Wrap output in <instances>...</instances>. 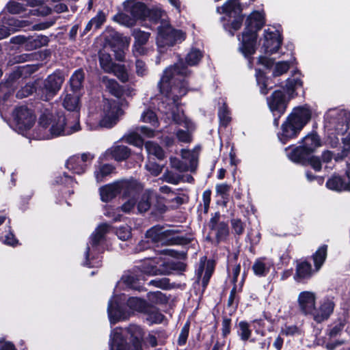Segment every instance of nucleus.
I'll return each instance as SVG.
<instances>
[{"instance_id":"1","label":"nucleus","mask_w":350,"mask_h":350,"mask_svg":"<svg viewBox=\"0 0 350 350\" xmlns=\"http://www.w3.org/2000/svg\"><path fill=\"white\" fill-rule=\"evenodd\" d=\"M188 74L187 68L182 62H180L173 66L167 68L158 83L160 92L164 94L169 100H172L177 109V113L174 110L171 112L173 120L178 124H183L187 130L180 129L176 132L178 139L184 143H189L191 141L190 132L195 129L193 123L185 116L182 111H180L177 108L176 104L178 100L187 93V88L185 77Z\"/></svg>"},{"instance_id":"2","label":"nucleus","mask_w":350,"mask_h":350,"mask_svg":"<svg viewBox=\"0 0 350 350\" xmlns=\"http://www.w3.org/2000/svg\"><path fill=\"white\" fill-rule=\"evenodd\" d=\"M38 129L39 137L42 139L71 135L81 129L79 115L76 113L71 122L63 112L53 107L46 108L39 118Z\"/></svg>"},{"instance_id":"3","label":"nucleus","mask_w":350,"mask_h":350,"mask_svg":"<svg viewBox=\"0 0 350 350\" xmlns=\"http://www.w3.org/2000/svg\"><path fill=\"white\" fill-rule=\"evenodd\" d=\"M265 23L264 14L256 10L245 18L243 31L238 36L239 51L245 58L252 59L257 50L258 31L265 25Z\"/></svg>"},{"instance_id":"4","label":"nucleus","mask_w":350,"mask_h":350,"mask_svg":"<svg viewBox=\"0 0 350 350\" xmlns=\"http://www.w3.org/2000/svg\"><path fill=\"white\" fill-rule=\"evenodd\" d=\"M141 189L142 185L136 180H121L100 187V195L102 201L108 202L117 194L122 193L126 200L122 205L121 210L124 213H130L135 206V198Z\"/></svg>"},{"instance_id":"5","label":"nucleus","mask_w":350,"mask_h":350,"mask_svg":"<svg viewBox=\"0 0 350 350\" xmlns=\"http://www.w3.org/2000/svg\"><path fill=\"white\" fill-rule=\"evenodd\" d=\"M312 117L311 110L306 106H298L293 109L280 126L277 136L282 144H286L298 137L304 126Z\"/></svg>"},{"instance_id":"6","label":"nucleus","mask_w":350,"mask_h":350,"mask_svg":"<svg viewBox=\"0 0 350 350\" xmlns=\"http://www.w3.org/2000/svg\"><path fill=\"white\" fill-rule=\"evenodd\" d=\"M127 332L130 334V344L123 337L120 328L111 331L109 339L110 350H142V329L139 326L132 325L127 328Z\"/></svg>"},{"instance_id":"7","label":"nucleus","mask_w":350,"mask_h":350,"mask_svg":"<svg viewBox=\"0 0 350 350\" xmlns=\"http://www.w3.org/2000/svg\"><path fill=\"white\" fill-rule=\"evenodd\" d=\"M256 79L260 88V92L262 95H267L269 90L274 87H280L286 91V96L290 99H293L297 96L296 89L299 87L302 88L304 82L300 79L288 78L286 80V84L284 85L282 82L269 86L271 83V79L266 75L265 71L260 68L256 69Z\"/></svg>"},{"instance_id":"8","label":"nucleus","mask_w":350,"mask_h":350,"mask_svg":"<svg viewBox=\"0 0 350 350\" xmlns=\"http://www.w3.org/2000/svg\"><path fill=\"white\" fill-rule=\"evenodd\" d=\"M220 9L229 18L227 21L224 17L220 18L223 21V28L230 36H233L241 29L245 18L242 5L239 0H227Z\"/></svg>"},{"instance_id":"9","label":"nucleus","mask_w":350,"mask_h":350,"mask_svg":"<svg viewBox=\"0 0 350 350\" xmlns=\"http://www.w3.org/2000/svg\"><path fill=\"white\" fill-rule=\"evenodd\" d=\"M109 226L107 224H102L98 226L92 234L89 243H88L85 252V262L84 265L90 267L98 266V262H92L91 260L96 258V256L102 252L103 247L101 243L104 240L105 234L108 232Z\"/></svg>"},{"instance_id":"10","label":"nucleus","mask_w":350,"mask_h":350,"mask_svg":"<svg viewBox=\"0 0 350 350\" xmlns=\"http://www.w3.org/2000/svg\"><path fill=\"white\" fill-rule=\"evenodd\" d=\"M290 100L286 96L285 91L282 90H274L267 98L269 109L273 116V124L274 126H279L280 119L286 113Z\"/></svg>"},{"instance_id":"11","label":"nucleus","mask_w":350,"mask_h":350,"mask_svg":"<svg viewBox=\"0 0 350 350\" xmlns=\"http://www.w3.org/2000/svg\"><path fill=\"white\" fill-rule=\"evenodd\" d=\"M185 38V35L182 31L173 29L167 22H162L158 27L157 43L159 48L172 46L177 42L183 41Z\"/></svg>"},{"instance_id":"12","label":"nucleus","mask_w":350,"mask_h":350,"mask_svg":"<svg viewBox=\"0 0 350 350\" xmlns=\"http://www.w3.org/2000/svg\"><path fill=\"white\" fill-rule=\"evenodd\" d=\"M64 81V77L59 72L49 75L43 81V86L40 90V98L45 101L51 100L60 90Z\"/></svg>"},{"instance_id":"13","label":"nucleus","mask_w":350,"mask_h":350,"mask_svg":"<svg viewBox=\"0 0 350 350\" xmlns=\"http://www.w3.org/2000/svg\"><path fill=\"white\" fill-rule=\"evenodd\" d=\"M181 157L183 161L176 157L170 158V164L173 168L179 172H193L196 169L198 159V150L196 149L193 150L183 149Z\"/></svg>"},{"instance_id":"14","label":"nucleus","mask_w":350,"mask_h":350,"mask_svg":"<svg viewBox=\"0 0 350 350\" xmlns=\"http://www.w3.org/2000/svg\"><path fill=\"white\" fill-rule=\"evenodd\" d=\"M176 234V230H164L162 227L154 226L146 232V236L153 243L173 245L178 243V237Z\"/></svg>"},{"instance_id":"15","label":"nucleus","mask_w":350,"mask_h":350,"mask_svg":"<svg viewBox=\"0 0 350 350\" xmlns=\"http://www.w3.org/2000/svg\"><path fill=\"white\" fill-rule=\"evenodd\" d=\"M13 118L16 127L20 132L30 129L36 120V116L26 106L16 108L13 112Z\"/></svg>"},{"instance_id":"16","label":"nucleus","mask_w":350,"mask_h":350,"mask_svg":"<svg viewBox=\"0 0 350 350\" xmlns=\"http://www.w3.org/2000/svg\"><path fill=\"white\" fill-rule=\"evenodd\" d=\"M295 273L293 275L294 280L300 284H307L312 277L318 273L312 267L308 258H301L295 261Z\"/></svg>"},{"instance_id":"17","label":"nucleus","mask_w":350,"mask_h":350,"mask_svg":"<svg viewBox=\"0 0 350 350\" xmlns=\"http://www.w3.org/2000/svg\"><path fill=\"white\" fill-rule=\"evenodd\" d=\"M120 109L116 102L105 100L103 103L102 118L99 124L102 127L111 128L118 121Z\"/></svg>"},{"instance_id":"18","label":"nucleus","mask_w":350,"mask_h":350,"mask_svg":"<svg viewBox=\"0 0 350 350\" xmlns=\"http://www.w3.org/2000/svg\"><path fill=\"white\" fill-rule=\"evenodd\" d=\"M94 156L90 153H83L81 155H73L66 161V167L73 173L81 174L85 172L87 167L91 163Z\"/></svg>"},{"instance_id":"19","label":"nucleus","mask_w":350,"mask_h":350,"mask_svg":"<svg viewBox=\"0 0 350 350\" xmlns=\"http://www.w3.org/2000/svg\"><path fill=\"white\" fill-rule=\"evenodd\" d=\"M14 42L23 44L27 51H33L47 45L49 40L46 36L36 35L30 37L18 36L12 38Z\"/></svg>"},{"instance_id":"20","label":"nucleus","mask_w":350,"mask_h":350,"mask_svg":"<svg viewBox=\"0 0 350 350\" xmlns=\"http://www.w3.org/2000/svg\"><path fill=\"white\" fill-rule=\"evenodd\" d=\"M264 37V42L262 46L263 53L269 55L277 53L282 44V36L277 34L273 31H270L269 29H265Z\"/></svg>"},{"instance_id":"21","label":"nucleus","mask_w":350,"mask_h":350,"mask_svg":"<svg viewBox=\"0 0 350 350\" xmlns=\"http://www.w3.org/2000/svg\"><path fill=\"white\" fill-rule=\"evenodd\" d=\"M288 152L287 156L288 159L295 163L304 165L311 154H314L312 149L306 148L303 145L293 147V145L288 146L285 148Z\"/></svg>"},{"instance_id":"22","label":"nucleus","mask_w":350,"mask_h":350,"mask_svg":"<svg viewBox=\"0 0 350 350\" xmlns=\"http://www.w3.org/2000/svg\"><path fill=\"white\" fill-rule=\"evenodd\" d=\"M108 316L111 324L126 320L130 316V312H125L121 307L118 297H113L109 300L107 308Z\"/></svg>"},{"instance_id":"23","label":"nucleus","mask_w":350,"mask_h":350,"mask_svg":"<svg viewBox=\"0 0 350 350\" xmlns=\"http://www.w3.org/2000/svg\"><path fill=\"white\" fill-rule=\"evenodd\" d=\"M38 66L37 65H26L18 67L9 77L6 83L3 88H14L16 84L19 83V80L21 78L26 77L37 70Z\"/></svg>"},{"instance_id":"24","label":"nucleus","mask_w":350,"mask_h":350,"mask_svg":"<svg viewBox=\"0 0 350 350\" xmlns=\"http://www.w3.org/2000/svg\"><path fill=\"white\" fill-rule=\"evenodd\" d=\"M124 7L125 11L133 16L136 21L146 18L148 9L144 3L137 0H127L124 3Z\"/></svg>"},{"instance_id":"25","label":"nucleus","mask_w":350,"mask_h":350,"mask_svg":"<svg viewBox=\"0 0 350 350\" xmlns=\"http://www.w3.org/2000/svg\"><path fill=\"white\" fill-rule=\"evenodd\" d=\"M316 297L310 291L301 292L298 297V302L301 311L305 314H312L316 311Z\"/></svg>"},{"instance_id":"26","label":"nucleus","mask_w":350,"mask_h":350,"mask_svg":"<svg viewBox=\"0 0 350 350\" xmlns=\"http://www.w3.org/2000/svg\"><path fill=\"white\" fill-rule=\"evenodd\" d=\"M335 304L333 301L329 298L325 299L319 306V310L316 309L313 316L314 320L317 322H322L327 319L333 312Z\"/></svg>"},{"instance_id":"27","label":"nucleus","mask_w":350,"mask_h":350,"mask_svg":"<svg viewBox=\"0 0 350 350\" xmlns=\"http://www.w3.org/2000/svg\"><path fill=\"white\" fill-rule=\"evenodd\" d=\"M265 257H260L255 260L252 269L254 274L258 278H265L270 272L271 268L273 266V262H266Z\"/></svg>"},{"instance_id":"28","label":"nucleus","mask_w":350,"mask_h":350,"mask_svg":"<svg viewBox=\"0 0 350 350\" xmlns=\"http://www.w3.org/2000/svg\"><path fill=\"white\" fill-rule=\"evenodd\" d=\"M129 155L130 151L126 146L117 145L107 149L103 157L106 159L111 157L119 161L127 159Z\"/></svg>"},{"instance_id":"29","label":"nucleus","mask_w":350,"mask_h":350,"mask_svg":"<svg viewBox=\"0 0 350 350\" xmlns=\"http://www.w3.org/2000/svg\"><path fill=\"white\" fill-rule=\"evenodd\" d=\"M62 98V105L66 110L75 112L79 111L80 108L79 95L77 92H64Z\"/></svg>"},{"instance_id":"30","label":"nucleus","mask_w":350,"mask_h":350,"mask_svg":"<svg viewBox=\"0 0 350 350\" xmlns=\"http://www.w3.org/2000/svg\"><path fill=\"white\" fill-rule=\"evenodd\" d=\"M327 245L323 244L318 247L312 255L307 257L309 258V260H312L315 271L319 272L325 262L327 257Z\"/></svg>"},{"instance_id":"31","label":"nucleus","mask_w":350,"mask_h":350,"mask_svg":"<svg viewBox=\"0 0 350 350\" xmlns=\"http://www.w3.org/2000/svg\"><path fill=\"white\" fill-rule=\"evenodd\" d=\"M159 262L157 259L149 258L145 260L142 264L140 265V270L144 274L148 275H155L159 274H169L170 273V270H160L157 268L156 264H158Z\"/></svg>"},{"instance_id":"32","label":"nucleus","mask_w":350,"mask_h":350,"mask_svg":"<svg viewBox=\"0 0 350 350\" xmlns=\"http://www.w3.org/2000/svg\"><path fill=\"white\" fill-rule=\"evenodd\" d=\"M239 254L238 253H230L228 255L227 260V271L228 273H230V267H232V278L231 280V282L233 285L237 286V282L238 280V277L240 274L241 271V265L240 264H237L238 260Z\"/></svg>"},{"instance_id":"33","label":"nucleus","mask_w":350,"mask_h":350,"mask_svg":"<svg viewBox=\"0 0 350 350\" xmlns=\"http://www.w3.org/2000/svg\"><path fill=\"white\" fill-rule=\"evenodd\" d=\"M299 143L301 145L312 149L313 153L318 147L321 146V137L315 131H312L301 138Z\"/></svg>"},{"instance_id":"34","label":"nucleus","mask_w":350,"mask_h":350,"mask_svg":"<svg viewBox=\"0 0 350 350\" xmlns=\"http://www.w3.org/2000/svg\"><path fill=\"white\" fill-rule=\"evenodd\" d=\"M326 187L330 190L345 191V179L338 174H333L326 182Z\"/></svg>"},{"instance_id":"35","label":"nucleus","mask_w":350,"mask_h":350,"mask_svg":"<svg viewBox=\"0 0 350 350\" xmlns=\"http://www.w3.org/2000/svg\"><path fill=\"white\" fill-rule=\"evenodd\" d=\"M206 267L205 273L203 276V283L206 284L208 282L213 271V262L211 261H208L206 263L202 258H201L199 267L196 270V274L198 278H201L202 276L203 272L204 271V268Z\"/></svg>"},{"instance_id":"36","label":"nucleus","mask_w":350,"mask_h":350,"mask_svg":"<svg viewBox=\"0 0 350 350\" xmlns=\"http://www.w3.org/2000/svg\"><path fill=\"white\" fill-rule=\"evenodd\" d=\"M84 80V72L81 69L76 70L70 79V84L72 88L71 92H77L83 87Z\"/></svg>"},{"instance_id":"37","label":"nucleus","mask_w":350,"mask_h":350,"mask_svg":"<svg viewBox=\"0 0 350 350\" xmlns=\"http://www.w3.org/2000/svg\"><path fill=\"white\" fill-rule=\"evenodd\" d=\"M142 189L136 196L135 204L137 202V209L139 213L147 211L150 207V195L148 193H144L140 196Z\"/></svg>"},{"instance_id":"38","label":"nucleus","mask_w":350,"mask_h":350,"mask_svg":"<svg viewBox=\"0 0 350 350\" xmlns=\"http://www.w3.org/2000/svg\"><path fill=\"white\" fill-rule=\"evenodd\" d=\"M147 314V321L150 323H160L163 321L164 316L158 310L157 308L148 306L144 311Z\"/></svg>"},{"instance_id":"39","label":"nucleus","mask_w":350,"mask_h":350,"mask_svg":"<svg viewBox=\"0 0 350 350\" xmlns=\"http://www.w3.org/2000/svg\"><path fill=\"white\" fill-rule=\"evenodd\" d=\"M103 83L108 91L116 97H120L122 95V90L118 82L107 77H103Z\"/></svg>"},{"instance_id":"40","label":"nucleus","mask_w":350,"mask_h":350,"mask_svg":"<svg viewBox=\"0 0 350 350\" xmlns=\"http://www.w3.org/2000/svg\"><path fill=\"white\" fill-rule=\"evenodd\" d=\"M127 305L133 311L144 312L148 307L146 302L137 297H130L127 301Z\"/></svg>"},{"instance_id":"41","label":"nucleus","mask_w":350,"mask_h":350,"mask_svg":"<svg viewBox=\"0 0 350 350\" xmlns=\"http://www.w3.org/2000/svg\"><path fill=\"white\" fill-rule=\"evenodd\" d=\"M99 61L101 68L107 72H111L113 68L116 65L113 63L110 55L105 52L100 53Z\"/></svg>"},{"instance_id":"42","label":"nucleus","mask_w":350,"mask_h":350,"mask_svg":"<svg viewBox=\"0 0 350 350\" xmlns=\"http://www.w3.org/2000/svg\"><path fill=\"white\" fill-rule=\"evenodd\" d=\"M231 111L226 103L224 102L220 107V126L226 127L232 121Z\"/></svg>"},{"instance_id":"43","label":"nucleus","mask_w":350,"mask_h":350,"mask_svg":"<svg viewBox=\"0 0 350 350\" xmlns=\"http://www.w3.org/2000/svg\"><path fill=\"white\" fill-rule=\"evenodd\" d=\"M145 148L149 154H152L159 159L164 157V152L163 149L157 143L148 141L145 144Z\"/></svg>"},{"instance_id":"44","label":"nucleus","mask_w":350,"mask_h":350,"mask_svg":"<svg viewBox=\"0 0 350 350\" xmlns=\"http://www.w3.org/2000/svg\"><path fill=\"white\" fill-rule=\"evenodd\" d=\"M114 170V167L109 164L100 165L95 172L94 176L98 183L103 181L105 176L109 175Z\"/></svg>"},{"instance_id":"45","label":"nucleus","mask_w":350,"mask_h":350,"mask_svg":"<svg viewBox=\"0 0 350 350\" xmlns=\"http://www.w3.org/2000/svg\"><path fill=\"white\" fill-rule=\"evenodd\" d=\"M239 329L237 334L239 336L241 340L247 341L251 336L252 330L250 329L249 323L245 321H241L238 324Z\"/></svg>"},{"instance_id":"46","label":"nucleus","mask_w":350,"mask_h":350,"mask_svg":"<svg viewBox=\"0 0 350 350\" xmlns=\"http://www.w3.org/2000/svg\"><path fill=\"white\" fill-rule=\"evenodd\" d=\"M114 20L118 23L126 27H133L136 24V19L133 16H129L126 14L120 13L114 16Z\"/></svg>"},{"instance_id":"47","label":"nucleus","mask_w":350,"mask_h":350,"mask_svg":"<svg viewBox=\"0 0 350 350\" xmlns=\"http://www.w3.org/2000/svg\"><path fill=\"white\" fill-rule=\"evenodd\" d=\"M345 324V319H338V322L335 323L333 326H330L327 329V335L329 337L332 338L339 335L342 331Z\"/></svg>"},{"instance_id":"48","label":"nucleus","mask_w":350,"mask_h":350,"mask_svg":"<svg viewBox=\"0 0 350 350\" xmlns=\"http://www.w3.org/2000/svg\"><path fill=\"white\" fill-rule=\"evenodd\" d=\"M290 68V64L288 62H278L275 64L273 69L272 77H277L282 75L283 74L288 72Z\"/></svg>"},{"instance_id":"49","label":"nucleus","mask_w":350,"mask_h":350,"mask_svg":"<svg viewBox=\"0 0 350 350\" xmlns=\"http://www.w3.org/2000/svg\"><path fill=\"white\" fill-rule=\"evenodd\" d=\"M202 54L198 49H192L186 57V62L189 66L197 64L201 59Z\"/></svg>"},{"instance_id":"50","label":"nucleus","mask_w":350,"mask_h":350,"mask_svg":"<svg viewBox=\"0 0 350 350\" xmlns=\"http://www.w3.org/2000/svg\"><path fill=\"white\" fill-rule=\"evenodd\" d=\"M132 36L135 38V42L139 43V44H146L149 40L150 34L139 29H135L133 31Z\"/></svg>"},{"instance_id":"51","label":"nucleus","mask_w":350,"mask_h":350,"mask_svg":"<svg viewBox=\"0 0 350 350\" xmlns=\"http://www.w3.org/2000/svg\"><path fill=\"white\" fill-rule=\"evenodd\" d=\"M124 138L126 142L135 146L141 147L143 146V139L137 132H131L125 135Z\"/></svg>"},{"instance_id":"52","label":"nucleus","mask_w":350,"mask_h":350,"mask_svg":"<svg viewBox=\"0 0 350 350\" xmlns=\"http://www.w3.org/2000/svg\"><path fill=\"white\" fill-rule=\"evenodd\" d=\"M8 12L13 14H21L25 10V4L17 2L16 0H11L7 4Z\"/></svg>"},{"instance_id":"53","label":"nucleus","mask_w":350,"mask_h":350,"mask_svg":"<svg viewBox=\"0 0 350 350\" xmlns=\"http://www.w3.org/2000/svg\"><path fill=\"white\" fill-rule=\"evenodd\" d=\"M141 120L144 122L150 123L154 127L158 125L157 117L152 110L148 109L144 111L141 116Z\"/></svg>"},{"instance_id":"54","label":"nucleus","mask_w":350,"mask_h":350,"mask_svg":"<svg viewBox=\"0 0 350 350\" xmlns=\"http://www.w3.org/2000/svg\"><path fill=\"white\" fill-rule=\"evenodd\" d=\"M26 1H27V4L31 5L32 7L40 5L35 11H36L38 14H40L41 15L46 16V15L49 14L51 13V8H49L47 6L43 5L42 4L41 1H38V0H26Z\"/></svg>"},{"instance_id":"55","label":"nucleus","mask_w":350,"mask_h":350,"mask_svg":"<svg viewBox=\"0 0 350 350\" xmlns=\"http://www.w3.org/2000/svg\"><path fill=\"white\" fill-rule=\"evenodd\" d=\"M122 82H126L129 80V75L125 70L124 66L116 64L111 71Z\"/></svg>"},{"instance_id":"56","label":"nucleus","mask_w":350,"mask_h":350,"mask_svg":"<svg viewBox=\"0 0 350 350\" xmlns=\"http://www.w3.org/2000/svg\"><path fill=\"white\" fill-rule=\"evenodd\" d=\"M36 90L33 83H27L24 87L19 90L16 93V97L23 98L32 94Z\"/></svg>"},{"instance_id":"57","label":"nucleus","mask_w":350,"mask_h":350,"mask_svg":"<svg viewBox=\"0 0 350 350\" xmlns=\"http://www.w3.org/2000/svg\"><path fill=\"white\" fill-rule=\"evenodd\" d=\"M310 165L316 172H319L322 169V162L319 157L311 154L308 161L306 162L304 166Z\"/></svg>"},{"instance_id":"58","label":"nucleus","mask_w":350,"mask_h":350,"mask_svg":"<svg viewBox=\"0 0 350 350\" xmlns=\"http://www.w3.org/2000/svg\"><path fill=\"white\" fill-rule=\"evenodd\" d=\"M342 144L344 145L343 149L340 153H338L336 160L343 159L348 156L350 152V132L348 133L346 137L342 138Z\"/></svg>"},{"instance_id":"59","label":"nucleus","mask_w":350,"mask_h":350,"mask_svg":"<svg viewBox=\"0 0 350 350\" xmlns=\"http://www.w3.org/2000/svg\"><path fill=\"white\" fill-rule=\"evenodd\" d=\"M230 189V185L227 183L220 184V197L222 199V204L225 206H227L226 204L229 202Z\"/></svg>"},{"instance_id":"60","label":"nucleus","mask_w":350,"mask_h":350,"mask_svg":"<svg viewBox=\"0 0 350 350\" xmlns=\"http://www.w3.org/2000/svg\"><path fill=\"white\" fill-rule=\"evenodd\" d=\"M231 226L235 234L241 235L244 232L245 226L241 219H232Z\"/></svg>"},{"instance_id":"61","label":"nucleus","mask_w":350,"mask_h":350,"mask_svg":"<svg viewBox=\"0 0 350 350\" xmlns=\"http://www.w3.org/2000/svg\"><path fill=\"white\" fill-rule=\"evenodd\" d=\"M0 240L5 244L14 246L18 243L14 235L9 230L5 234H0Z\"/></svg>"},{"instance_id":"62","label":"nucleus","mask_w":350,"mask_h":350,"mask_svg":"<svg viewBox=\"0 0 350 350\" xmlns=\"http://www.w3.org/2000/svg\"><path fill=\"white\" fill-rule=\"evenodd\" d=\"M105 14L103 12L99 11L96 16L92 18L90 21L96 29H98L105 21Z\"/></svg>"},{"instance_id":"63","label":"nucleus","mask_w":350,"mask_h":350,"mask_svg":"<svg viewBox=\"0 0 350 350\" xmlns=\"http://www.w3.org/2000/svg\"><path fill=\"white\" fill-rule=\"evenodd\" d=\"M164 13L159 10H149L146 18L154 23H158L159 20L162 18Z\"/></svg>"},{"instance_id":"64","label":"nucleus","mask_w":350,"mask_h":350,"mask_svg":"<svg viewBox=\"0 0 350 350\" xmlns=\"http://www.w3.org/2000/svg\"><path fill=\"white\" fill-rule=\"evenodd\" d=\"M116 234L120 239L126 241L131 237V231L128 226H122L117 230Z\"/></svg>"}]
</instances>
